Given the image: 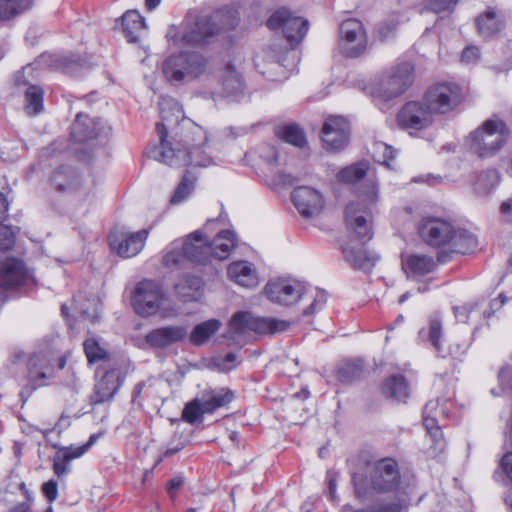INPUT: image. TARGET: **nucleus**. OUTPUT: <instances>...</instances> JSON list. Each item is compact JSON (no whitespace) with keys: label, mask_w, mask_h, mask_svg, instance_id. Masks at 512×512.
<instances>
[{"label":"nucleus","mask_w":512,"mask_h":512,"mask_svg":"<svg viewBox=\"0 0 512 512\" xmlns=\"http://www.w3.org/2000/svg\"><path fill=\"white\" fill-rule=\"evenodd\" d=\"M500 210L508 221H512V197L501 204Z\"/></svg>","instance_id":"63"},{"label":"nucleus","mask_w":512,"mask_h":512,"mask_svg":"<svg viewBox=\"0 0 512 512\" xmlns=\"http://www.w3.org/2000/svg\"><path fill=\"white\" fill-rule=\"evenodd\" d=\"M88 451V446L70 445L59 447L53 457V472L59 478L70 473V462L80 458Z\"/></svg>","instance_id":"31"},{"label":"nucleus","mask_w":512,"mask_h":512,"mask_svg":"<svg viewBox=\"0 0 512 512\" xmlns=\"http://www.w3.org/2000/svg\"><path fill=\"white\" fill-rule=\"evenodd\" d=\"M14 244V234L10 227L0 223V250H7Z\"/></svg>","instance_id":"54"},{"label":"nucleus","mask_w":512,"mask_h":512,"mask_svg":"<svg viewBox=\"0 0 512 512\" xmlns=\"http://www.w3.org/2000/svg\"><path fill=\"white\" fill-rule=\"evenodd\" d=\"M166 37L169 45L178 53L191 55L192 48V20L187 16L178 25H171L168 28Z\"/></svg>","instance_id":"29"},{"label":"nucleus","mask_w":512,"mask_h":512,"mask_svg":"<svg viewBox=\"0 0 512 512\" xmlns=\"http://www.w3.org/2000/svg\"><path fill=\"white\" fill-rule=\"evenodd\" d=\"M327 480H328V488H329V494L330 499L332 501L336 500V482H337V475L335 472L329 471L327 472Z\"/></svg>","instance_id":"62"},{"label":"nucleus","mask_w":512,"mask_h":512,"mask_svg":"<svg viewBox=\"0 0 512 512\" xmlns=\"http://www.w3.org/2000/svg\"><path fill=\"white\" fill-rule=\"evenodd\" d=\"M456 3L457 0H426L427 8L435 13L451 12Z\"/></svg>","instance_id":"52"},{"label":"nucleus","mask_w":512,"mask_h":512,"mask_svg":"<svg viewBox=\"0 0 512 512\" xmlns=\"http://www.w3.org/2000/svg\"><path fill=\"white\" fill-rule=\"evenodd\" d=\"M365 371L364 363L360 359L347 361L341 364L338 369V378L340 381L348 383L359 379Z\"/></svg>","instance_id":"43"},{"label":"nucleus","mask_w":512,"mask_h":512,"mask_svg":"<svg viewBox=\"0 0 512 512\" xmlns=\"http://www.w3.org/2000/svg\"><path fill=\"white\" fill-rule=\"evenodd\" d=\"M477 308L478 303H473L455 306L453 310L457 321L466 323L469 320L470 315L476 312Z\"/></svg>","instance_id":"53"},{"label":"nucleus","mask_w":512,"mask_h":512,"mask_svg":"<svg viewBox=\"0 0 512 512\" xmlns=\"http://www.w3.org/2000/svg\"><path fill=\"white\" fill-rule=\"evenodd\" d=\"M194 166L208 167L213 164L212 147L207 131L194 123Z\"/></svg>","instance_id":"33"},{"label":"nucleus","mask_w":512,"mask_h":512,"mask_svg":"<svg viewBox=\"0 0 512 512\" xmlns=\"http://www.w3.org/2000/svg\"><path fill=\"white\" fill-rule=\"evenodd\" d=\"M368 169L369 164L367 162H359L340 170L337 174V179L339 182L352 184L363 179Z\"/></svg>","instance_id":"42"},{"label":"nucleus","mask_w":512,"mask_h":512,"mask_svg":"<svg viewBox=\"0 0 512 512\" xmlns=\"http://www.w3.org/2000/svg\"><path fill=\"white\" fill-rule=\"evenodd\" d=\"M498 381L502 391H512V368L503 367L499 371Z\"/></svg>","instance_id":"57"},{"label":"nucleus","mask_w":512,"mask_h":512,"mask_svg":"<svg viewBox=\"0 0 512 512\" xmlns=\"http://www.w3.org/2000/svg\"><path fill=\"white\" fill-rule=\"evenodd\" d=\"M33 0H0V20H9L30 9Z\"/></svg>","instance_id":"40"},{"label":"nucleus","mask_w":512,"mask_h":512,"mask_svg":"<svg viewBox=\"0 0 512 512\" xmlns=\"http://www.w3.org/2000/svg\"><path fill=\"white\" fill-rule=\"evenodd\" d=\"M308 21L293 16L290 11L281 8L275 11L267 20V26L271 30L281 29L291 46L302 41L308 31Z\"/></svg>","instance_id":"13"},{"label":"nucleus","mask_w":512,"mask_h":512,"mask_svg":"<svg viewBox=\"0 0 512 512\" xmlns=\"http://www.w3.org/2000/svg\"><path fill=\"white\" fill-rule=\"evenodd\" d=\"M290 323L273 317L256 316L248 311L236 312L229 322V337L242 344L252 334H276L287 330Z\"/></svg>","instance_id":"4"},{"label":"nucleus","mask_w":512,"mask_h":512,"mask_svg":"<svg viewBox=\"0 0 512 512\" xmlns=\"http://www.w3.org/2000/svg\"><path fill=\"white\" fill-rule=\"evenodd\" d=\"M55 365L52 355L47 352L32 353L27 360L28 395L38 387L48 385L54 377Z\"/></svg>","instance_id":"16"},{"label":"nucleus","mask_w":512,"mask_h":512,"mask_svg":"<svg viewBox=\"0 0 512 512\" xmlns=\"http://www.w3.org/2000/svg\"><path fill=\"white\" fill-rule=\"evenodd\" d=\"M164 300L162 285L150 279L138 282L131 294V305L135 313L141 317H150L158 313Z\"/></svg>","instance_id":"7"},{"label":"nucleus","mask_w":512,"mask_h":512,"mask_svg":"<svg viewBox=\"0 0 512 512\" xmlns=\"http://www.w3.org/2000/svg\"><path fill=\"white\" fill-rule=\"evenodd\" d=\"M414 68L410 62H401L391 67L382 77L374 95L385 101L403 94L414 81Z\"/></svg>","instance_id":"8"},{"label":"nucleus","mask_w":512,"mask_h":512,"mask_svg":"<svg viewBox=\"0 0 512 512\" xmlns=\"http://www.w3.org/2000/svg\"><path fill=\"white\" fill-rule=\"evenodd\" d=\"M24 109L29 115H37L43 110L44 91L38 85H29L24 90Z\"/></svg>","instance_id":"39"},{"label":"nucleus","mask_w":512,"mask_h":512,"mask_svg":"<svg viewBox=\"0 0 512 512\" xmlns=\"http://www.w3.org/2000/svg\"><path fill=\"white\" fill-rule=\"evenodd\" d=\"M159 106L161 122L157 123L156 129L160 143L149 151L150 157L171 167L187 168L191 164L189 148L180 143L173 145L167 140L168 127L186 119L183 107L173 98H162Z\"/></svg>","instance_id":"2"},{"label":"nucleus","mask_w":512,"mask_h":512,"mask_svg":"<svg viewBox=\"0 0 512 512\" xmlns=\"http://www.w3.org/2000/svg\"><path fill=\"white\" fill-rule=\"evenodd\" d=\"M508 134V128L502 120L491 118L486 120L481 127L470 133L467 145L479 157H491L506 142Z\"/></svg>","instance_id":"5"},{"label":"nucleus","mask_w":512,"mask_h":512,"mask_svg":"<svg viewBox=\"0 0 512 512\" xmlns=\"http://www.w3.org/2000/svg\"><path fill=\"white\" fill-rule=\"evenodd\" d=\"M373 158L376 162L392 168L391 162L395 158V151L393 148L383 142H376L372 147Z\"/></svg>","instance_id":"49"},{"label":"nucleus","mask_w":512,"mask_h":512,"mask_svg":"<svg viewBox=\"0 0 512 512\" xmlns=\"http://www.w3.org/2000/svg\"><path fill=\"white\" fill-rule=\"evenodd\" d=\"M109 128L100 119H92L83 113H78L72 125L71 137L76 142H86L107 136Z\"/></svg>","instance_id":"23"},{"label":"nucleus","mask_w":512,"mask_h":512,"mask_svg":"<svg viewBox=\"0 0 512 512\" xmlns=\"http://www.w3.org/2000/svg\"><path fill=\"white\" fill-rule=\"evenodd\" d=\"M423 101L434 115L447 114L462 102L461 88L453 83H436L428 88Z\"/></svg>","instance_id":"9"},{"label":"nucleus","mask_w":512,"mask_h":512,"mask_svg":"<svg viewBox=\"0 0 512 512\" xmlns=\"http://www.w3.org/2000/svg\"><path fill=\"white\" fill-rule=\"evenodd\" d=\"M446 416V411L440 407V401L430 400L423 410V425L427 432V438L431 442L429 449L426 451L428 456L436 457L445 449V440L440 427L437 425V417L439 415Z\"/></svg>","instance_id":"15"},{"label":"nucleus","mask_w":512,"mask_h":512,"mask_svg":"<svg viewBox=\"0 0 512 512\" xmlns=\"http://www.w3.org/2000/svg\"><path fill=\"white\" fill-rule=\"evenodd\" d=\"M192 71L191 55L176 53L167 58L162 64V72L165 78L173 83L179 84Z\"/></svg>","instance_id":"28"},{"label":"nucleus","mask_w":512,"mask_h":512,"mask_svg":"<svg viewBox=\"0 0 512 512\" xmlns=\"http://www.w3.org/2000/svg\"><path fill=\"white\" fill-rule=\"evenodd\" d=\"M174 294L184 303L190 302L192 297V272L174 275Z\"/></svg>","instance_id":"41"},{"label":"nucleus","mask_w":512,"mask_h":512,"mask_svg":"<svg viewBox=\"0 0 512 512\" xmlns=\"http://www.w3.org/2000/svg\"><path fill=\"white\" fill-rule=\"evenodd\" d=\"M350 125L347 119L341 116L328 117L322 128V141L326 149L338 151L343 149L349 141Z\"/></svg>","instance_id":"20"},{"label":"nucleus","mask_w":512,"mask_h":512,"mask_svg":"<svg viewBox=\"0 0 512 512\" xmlns=\"http://www.w3.org/2000/svg\"><path fill=\"white\" fill-rule=\"evenodd\" d=\"M29 279L28 271L22 261L6 258L0 261V289L20 286Z\"/></svg>","instance_id":"26"},{"label":"nucleus","mask_w":512,"mask_h":512,"mask_svg":"<svg viewBox=\"0 0 512 512\" xmlns=\"http://www.w3.org/2000/svg\"><path fill=\"white\" fill-rule=\"evenodd\" d=\"M396 24H383L378 28V34L382 41L389 39L394 35Z\"/></svg>","instance_id":"61"},{"label":"nucleus","mask_w":512,"mask_h":512,"mask_svg":"<svg viewBox=\"0 0 512 512\" xmlns=\"http://www.w3.org/2000/svg\"><path fill=\"white\" fill-rule=\"evenodd\" d=\"M51 184L59 192H71L79 187L80 181L75 171L63 166L53 172Z\"/></svg>","instance_id":"36"},{"label":"nucleus","mask_w":512,"mask_h":512,"mask_svg":"<svg viewBox=\"0 0 512 512\" xmlns=\"http://www.w3.org/2000/svg\"><path fill=\"white\" fill-rule=\"evenodd\" d=\"M477 246L476 237L463 229H455L448 245L447 252L467 254Z\"/></svg>","instance_id":"37"},{"label":"nucleus","mask_w":512,"mask_h":512,"mask_svg":"<svg viewBox=\"0 0 512 512\" xmlns=\"http://www.w3.org/2000/svg\"><path fill=\"white\" fill-rule=\"evenodd\" d=\"M227 276L235 284L253 289L260 283V277L255 265L246 260L231 262L227 267Z\"/></svg>","instance_id":"25"},{"label":"nucleus","mask_w":512,"mask_h":512,"mask_svg":"<svg viewBox=\"0 0 512 512\" xmlns=\"http://www.w3.org/2000/svg\"><path fill=\"white\" fill-rule=\"evenodd\" d=\"M480 58V51L475 46L467 47L462 53V61L465 63L476 62Z\"/></svg>","instance_id":"59"},{"label":"nucleus","mask_w":512,"mask_h":512,"mask_svg":"<svg viewBox=\"0 0 512 512\" xmlns=\"http://www.w3.org/2000/svg\"><path fill=\"white\" fill-rule=\"evenodd\" d=\"M191 185L192 180L189 175V170H186V173L183 175L180 183L170 198V203L172 205H179L186 201L191 193Z\"/></svg>","instance_id":"48"},{"label":"nucleus","mask_w":512,"mask_h":512,"mask_svg":"<svg viewBox=\"0 0 512 512\" xmlns=\"http://www.w3.org/2000/svg\"><path fill=\"white\" fill-rule=\"evenodd\" d=\"M498 172L494 169L480 173L474 183V189L479 195L490 193L499 184Z\"/></svg>","instance_id":"45"},{"label":"nucleus","mask_w":512,"mask_h":512,"mask_svg":"<svg viewBox=\"0 0 512 512\" xmlns=\"http://www.w3.org/2000/svg\"><path fill=\"white\" fill-rule=\"evenodd\" d=\"M121 373L117 369H110L97 380L93 394L90 396L91 404H102L114 397L121 386Z\"/></svg>","instance_id":"27"},{"label":"nucleus","mask_w":512,"mask_h":512,"mask_svg":"<svg viewBox=\"0 0 512 512\" xmlns=\"http://www.w3.org/2000/svg\"><path fill=\"white\" fill-rule=\"evenodd\" d=\"M235 246L236 237L230 230H222L212 241L201 231H194V265L199 263L207 266L212 259L224 260Z\"/></svg>","instance_id":"6"},{"label":"nucleus","mask_w":512,"mask_h":512,"mask_svg":"<svg viewBox=\"0 0 512 512\" xmlns=\"http://www.w3.org/2000/svg\"><path fill=\"white\" fill-rule=\"evenodd\" d=\"M442 336V323L437 318H432L429 321L428 339L437 352L442 356H452L453 358H460L467 350V344L450 345L448 350L445 351L440 345V338Z\"/></svg>","instance_id":"34"},{"label":"nucleus","mask_w":512,"mask_h":512,"mask_svg":"<svg viewBox=\"0 0 512 512\" xmlns=\"http://www.w3.org/2000/svg\"><path fill=\"white\" fill-rule=\"evenodd\" d=\"M33 71V67L28 65L24 67L21 71L17 72L14 77V83L17 87H24L25 89L32 85L29 77L31 76Z\"/></svg>","instance_id":"56"},{"label":"nucleus","mask_w":512,"mask_h":512,"mask_svg":"<svg viewBox=\"0 0 512 512\" xmlns=\"http://www.w3.org/2000/svg\"><path fill=\"white\" fill-rule=\"evenodd\" d=\"M434 114L422 101L407 102L397 114V122L404 129L422 130L434 121Z\"/></svg>","instance_id":"18"},{"label":"nucleus","mask_w":512,"mask_h":512,"mask_svg":"<svg viewBox=\"0 0 512 512\" xmlns=\"http://www.w3.org/2000/svg\"><path fill=\"white\" fill-rule=\"evenodd\" d=\"M219 96L238 101L244 94V81L241 73L230 63L219 74Z\"/></svg>","instance_id":"24"},{"label":"nucleus","mask_w":512,"mask_h":512,"mask_svg":"<svg viewBox=\"0 0 512 512\" xmlns=\"http://www.w3.org/2000/svg\"><path fill=\"white\" fill-rule=\"evenodd\" d=\"M122 31L130 43H139L147 32L144 17L136 10L126 11L122 17Z\"/></svg>","instance_id":"32"},{"label":"nucleus","mask_w":512,"mask_h":512,"mask_svg":"<svg viewBox=\"0 0 512 512\" xmlns=\"http://www.w3.org/2000/svg\"><path fill=\"white\" fill-rule=\"evenodd\" d=\"M385 396L399 402H404L409 396V388L402 375H393L388 378L382 386Z\"/></svg>","instance_id":"38"},{"label":"nucleus","mask_w":512,"mask_h":512,"mask_svg":"<svg viewBox=\"0 0 512 512\" xmlns=\"http://www.w3.org/2000/svg\"><path fill=\"white\" fill-rule=\"evenodd\" d=\"M302 299L310 300V305L304 310V315L313 314L321 309L326 304V295L323 292L317 291L314 296L305 293V297Z\"/></svg>","instance_id":"51"},{"label":"nucleus","mask_w":512,"mask_h":512,"mask_svg":"<svg viewBox=\"0 0 512 512\" xmlns=\"http://www.w3.org/2000/svg\"><path fill=\"white\" fill-rule=\"evenodd\" d=\"M379 201V184L369 181L357 195L356 201H351L345 210V222L349 230L359 239L343 246L345 259L357 269L370 270L378 260L376 253L368 251L364 244L372 236L371 212Z\"/></svg>","instance_id":"1"},{"label":"nucleus","mask_w":512,"mask_h":512,"mask_svg":"<svg viewBox=\"0 0 512 512\" xmlns=\"http://www.w3.org/2000/svg\"><path fill=\"white\" fill-rule=\"evenodd\" d=\"M292 201L299 214L306 219L317 217L324 207L322 194L309 186L294 189Z\"/></svg>","instance_id":"21"},{"label":"nucleus","mask_w":512,"mask_h":512,"mask_svg":"<svg viewBox=\"0 0 512 512\" xmlns=\"http://www.w3.org/2000/svg\"><path fill=\"white\" fill-rule=\"evenodd\" d=\"M239 12L235 8H222L214 12L206 21H199L194 27V45L209 42V39L221 31L235 28L239 23Z\"/></svg>","instance_id":"10"},{"label":"nucleus","mask_w":512,"mask_h":512,"mask_svg":"<svg viewBox=\"0 0 512 512\" xmlns=\"http://www.w3.org/2000/svg\"><path fill=\"white\" fill-rule=\"evenodd\" d=\"M221 323L216 319L207 320L194 327V345L204 344L220 328Z\"/></svg>","instance_id":"47"},{"label":"nucleus","mask_w":512,"mask_h":512,"mask_svg":"<svg viewBox=\"0 0 512 512\" xmlns=\"http://www.w3.org/2000/svg\"><path fill=\"white\" fill-rule=\"evenodd\" d=\"M402 505L398 503H392L381 507H374L366 510H358L355 512H401Z\"/></svg>","instance_id":"60"},{"label":"nucleus","mask_w":512,"mask_h":512,"mask_svg":"<svg viewBox=\"0 0 512 512\" xmlns=\"http://www.w3.org/2000/svg\"><path fill=\"white\" fill-rule=\"evenodd\" d=\"M403 267L409 276L420 277L432 273L437 262L426 254H411L403 260Z\"/></svg>","instance_id":"35"},{"label":"nucleus","mask_w":512,"mask_h":512,"mask_svg":"<svg viewBox=\"0 0 512 512\" xmlns=\"http://www.w3.org/2000/svg\"><path fill=\"white\" fill-rule=\"evenodd\" d=\"M187 335V329L183 326H165L150 331L145 336V341L153 348H165Z\"/></svg>","instance_id":"30"},{"label":"nucleus","mask_w":512,"mask_h":512,"mask_svg":"<svg viewBox=\"0 0 512 512\" xmlns=\"http://www.w3.org/2000/svg\"><path fill=\"white\" fill-rule=\"evenodd\" d=\"M264 294L271 302L283 306L293 305L305 297L302 285L286 278L269 280L264 287Z\"/></svg>","instance_id":"14"},{"label":"nucleus","mask_w":512,"mask_h":512,"mask_svg":"<svg viewBox=\"0 0 512 512\" xmlns=\"http://www.w3.org/2000/svg\"><path fill=\"white\" fill-rule=\"evenodd\" d=\"M148 230L142 229L136 232L126 230H114L109 235V245L113 252L122 258H130L138 255L145 246Z\"/></svg>","instance_id":"17"},{"label":"nucleus","mask_w":512,"mask_h":512,"mask_svg":"<svg viewBox=\"0 0 512 512\" xmlns=\"http://www.w3.org/2000/svg\"><path fill=\"white\" fill-rule=\"evenodd\" d=\"M42 491L49 502L55 501L58 496L57 482L54 480H49V481L45 482L42 486Z\"/></svg>","instance_id":"58"},{"label":"nucleus","mask_w":512,"mask_h":512,"mask_svg":"<svg viewBox=\"0 0 512 512\" xmlns=\"http://www.w3.org/2000/svg\"><path fill=\"white\" fill-rule=\"evenodd\" d=\"M454 227L438 218L425 219L420 226V235L429 245L447 250Z\"/></svg>","instance_id":"22"},{"label":"nucleus","mask_w":512,"mask_h":512,"mask_svg":"<svg viewBox=\"0 0 512 512\" xmlns=\"http://www.w3.org/2000/svg\"><path fill=\"white\" fill-rule=\"evenodd\" d=\"M367 45V34L361 21L347 19L341 23L338 47L343 55L358 57L365 52Z\"/></svg>","instance_id":"11"},{"label":"nucleus","mask_w":512,"mask_h":512,"mask_svg":"<svg viewBox=\"0 0 512 512\" xmlns=\"http://www.w3.org/2000/svg\"><path fill=\"white\" fill-rule=\"evenodd\" d=\"M352 481L355 494L360 499L371 496L373 492H390L400 481L397 463L390 458L368 462L364 473H354Z\"/></svg>","instance_id":"3"},{"label":"nucleus","mask_w":512,"mask_h":512,"mask_svg":"<svg viewBox=\"0 0 512 512\" xmlns=\"http://www.w3.org/2000/svg\"><path fill=\"white\" fill-rule=\"evenodd\" d=\"M233 399V393L227 389L206 390L194 398V429L203 422V416L212 414L217 408L223 407Z\"/></svg>","instance_id":"19"},{"label":"nucleus","mask_w":512,"mask_h":512,"mask_svg":"<svg viewBox=\"0 0 512 512\" xmlns=\"http://www.w3.org/2000/svg\"><path fill=\"white\" fill-rule=\"evenodd\" d=\"M83 347L89 363L102 360L107 356L106 350L100 346L95 338L86 339Z\"/></svg>","instance_id":"50"},{"label":"nucleus","mask_w":512,"mask_h":512,"mask_svg":"<svg viewBox=\"0 0 512 512\" xmlns=\"http://www.w3.org/2000/svg\"><path fill=\"white\" fill-rule=\"evenodd\" d=\"M476 24L479 34L484 37H490L500 29V23L492 11H487L484 15L479 16Z\"/></svg>","instance_id":"46"},{"label":"nucleus","mask_w":512,"mask_h":512,"mask_svg":"<svg viewBox=\"0 0 512 512\" xmlns=\"http://www.w3.org/2000/svg\"><path fill=\"white\" fill-rule=\"evenodd\" d=\"M236 362H237V355L234 353H228L225 355V357L223 359L222 366H223V368L230 370L233 367H235Z\"/></svg>","instance_id":"64"},{"label":"nucleus","mask_w":512,"mask_h":512,"mask_svg":"<svg viewBox=\"0 0 512 512\" xmlns=\"http://www.w3.org/2000/svg\"><path fill=\"white\" fill-rule=\"evenodd\" d=\"M162 263L173 275L192 272V234L170 243Z\"/></svg>","instance_id":"12"},{"label":"nucleus","mask_w":512,"mask_h":512,"mask_svg":"<svg viewBox=\"0 0 512 512\" xmlns=\"http://www.w3.org/2000/svg\"><path fill=\"white\" fill-rule=\"evenodd\" d=\"M98 306V300L93 298L92 300H89V307H81L80 312L85 319L95 322L99 318Z\"/></svg>","instance_id":"55"},{"label":"nucleus","mask_w":512,"mask_h":512,"mask_svg":"<svg viewBox=\"0 0 512 512\" xmlns=\"http://www.w3.org/2000/svg\"><path fill=\"white\" fill-rule=\"evenodd\" d=\"M275 133L277 137L297 147H303L306 143L303 131L295 124L278 127Z\"/></svg>","instance_id":"44"}]
</instances>
